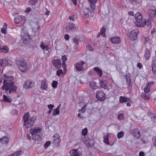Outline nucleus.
Here are the masks:
<instances>
[{"label": "nucleus", "instance_id": "obj_18", "mask_svg": "<svg viewBox=\"0 0 156 156\" xmlns=\"http://www.w3.org/2000/svg\"><path fill=\"white\" fill-rule=\"evenodd\" d=\"M156 59L154 57L152 58V71L154 75L156 74V63L155 62Z\"/></svg>", "mask_w": 156, "mask_h": 156}, {"label": "nucleus", "instance_id": "obj_11", "mask_svg": "<svg viewBox=\"0 0 156 156\" xmlns=\"http://www.w3.org/2000/svg\"><path fill=\"white\" fill-rule=\"evenodd\" d=\"M52 64L55 68L58 69L60 68L62 66L61 61L59 58L53 60Z\"/></svg>", "mask_w": 156, "mask_h": 156}, {"label": "nucleus", "instance_id": "obj_3", "mask_svg": "<svg viewBox=\"0 0 156 156\" xmlns=\"http://www.w3.org/2000/svg\"><path fill=\"white\" fill-rule=\"evenodd\" d=\"M42 130L41 128L38 127L31 129L30 130V133L31 135L32 139L35 140H41V138L40 134Z\"/></svg>", "mask_w": 156, "mask_h": 156}, {"label": "nucleus", "instance_id": "obj_29", "mask_svg": "<svg viewBox=\"0 0 156 156\" xmlns=\"http://www.w3.org/2000/svg\"><path fill=\"white\" fill-rule=\"evenodd\" d=\"M88 2L90 4V7L93 10H94L95 9L96 3L97 2V0H88Z\"/></svg>", "mask_w": 156, "mask_h": 156}, {"label": "nucleus", "instance_id": "obj_21", "mask_svg": "<svg viewBox=\"0 0 156 156\" xmlns=\"http://www.w3.org/2000/svg\"><path fill=\"white\" fill-rule=\"evenodd\" d=\"M152 22V20L151 19L149 18L148 19H144V22L142 24H144V27L145 25H147L149 28L151 27V24Z\"/></svg>", "mask_w": 156, "mask_h": 156}, {"label": "nucleus", "instance_id": "obj_38", "mask_svg": "<svg viewBox=\"0 0 156 156\" xmlns=\"http://www.w3.org/2000/svg\"><path fill=\"white\" fill-rule=\"evenodd\" d=\"M3 100L4 101L10 103L12 102V100L9 97H7L5 95H3Z\"/></svg>", "mask_w": 156, "mask_h": 156}, {"label": "nucleus", "instance_id": "obj_15", "mask_svg": "<svg viewBox=\"0 0 156 156\" xmlns=\"http://www.w3.org/2000/svg\"><path fill=\"white\" fill-rule=\"evenodd\" d=\"M154 82L153 81H150L148 83L144 89V93H149L151 87L153 85Z\"/></svg>", "mask_w": 156, "mask_h": 156}, {"label": "nucleus", "instance_id": "obj_16", "mask_svg": "<svg viewBox=\"0 0 156 156\" xmlns=\"http://www.w3.org/2000/svg\"><path fill=\"white\" fill-rule=\"evenodd\" d=\"M131 133L134 138H139L140 136V132L138 129H134L131 130Z\"/></svg>", "mask_w": 156, "mask_h": 156}, {"label": "nucleus", "instance_id": "obj_51", "mask_svg": "<svg viewBox=\"0 0 156 156\" xmlns=\"http://www.w3.org/2000/svg\"><path fill=\"white\" fill-rule=\"evenodd\" d=\"M102 75V72L101 70L98 68V76L101 77Z\"/></svg>", "mask_w": 156, "mask_h": 156}, {"label": "nucleus", "instance_id": "obj_53", "mask_svg": "<svg viewBox=\"0 0 156 156\" xmlns=\"http://www.w3.org/2000/svg\"><path fill=\"white\" fill-rule=\"evenodd\" d=\"M87 47L88 49L90 51H93L94 50V48L92 47L90 44H89Z\"/></svg>", "mask_w": 156, "mask_h": 156}, {"label": "nucleus", "instance_id": "obj_50", "mask_svg": "<svg viewBox=\"0 0 156 156\" xmlns=\"http://www.w3.org/2000/svg\"><path fill=\"white\" fill-rule=\"evenodd\" d=\"M51 143L50 141H47L44 144V147L46 148L48 147L50 145Z\"/></svg>", "mask_w": 156, "mask_h": 156}, {"label": "nucleus", "instance_id": "obj_20", "mask_svg": "<svg viewBox=\"0 0 156 156\" xmlns=\"http://www.w3.org/2000/svg\"><path fill=\"white\" fill-rule=\"evenodd\" d=\"M151 137H150L149 134H148L144 136V137L141 139V140L143 144L147 143L151 139Z\"/></svg>", "mask_w": 156, "mask_h": 156}, {"label": "nucleus", "instance_id": "obj_48", "mask_svg": "<svg viewBox=\"0 0 156 156\" xmlns=\"http://www.w3.org/2000/svg\"><path fill=\"white\" fill-rule=\"evenodd\" d=\"M80 39L76 37H75L73 39V42L76 44L77 45H78L79 44V40Z\"/></svg>", "mask_w": 156, "mask_h": 156}, {"label": "nucleus", "instance_id": "obj_40", "mask_svg": "<svg viewBox=\"0 0 156 156\" xmlns=\"http://www.w3.org/2000/svg\"><path fill=\"white\" fill-rule=\"evenodd\" d=\"M148 115L152 119L155 118V115L150 110L148 111Z\"/></svg>", "mask_w": 156, "mask_h": 156}, {"label": "nucleus", "instance_id": "obj_41", "mask_svg": "<svg viewBox=\"0 0 156 156\" xmlns=\"http://www.w3.org/2000/svg\"><path fill=\"white\" fill-rule=\"evenodd\" d=\"M22 153L21 150L17 151L11 155V156H19Z\"/></svg>", "mask_w": 156, "mask_h": 156}, {"label": "nucleus", "instance_id": "obj_59", "mask_svg": "<svg viewBox=\"0 0 156 156\" xmlns=\"http://www.w3.org/2000/svg\"><path fill=\"white\" fill-rule=\"evenodd\" d=\"M69 19L70 20H72L73 21H74L75 20L74 16H70L69 17Z\"/></svg>", "mask_w": 156, "mask_h": 156}, {"label": "nucleus", "instance_id": "obj_9", "mask_svg": "<svg viewBox=\"0 0 156 156\" xmlns=\"http://www.w3.org/2000/svg\"><path fill=\"white\" fill-rule=\"evenodd\" d=\"M53 144L56 147H58L61 141V139L58 134L56 133L53 136Z\"/></svg>", "mask_w": 156, "mask_h": 156}, {"label": "nucleus", "instance_id": "obj_6", "mask_svg": "<svg viewBox=\"0 0 156 156\" xmlns=\"http://www.w3.org/2000/svg\"><path fill=\"white\" fill-rule=\"evenodd\" d=\"M82 140L86 146L88 147H93L95 144V141L94 139H87L85 137H82Z\"/></svg>", "mask_w": 156, "mask_h": 156}, {"label": "nucleus", "instance_id": "obj_2", "mask_svg": "<svg viewBox=\"0 0 156 156\" xmlns=\"http://www.w3.org/2000/svg\"><path fill=\"white\" fill-rule=\"evenodd\" d=\"M30 117V115L28 112L25 113L23 117L24 121L23 126L26 128H28L32 126L36 119L35 116H32L29 118Z\"/></svg>", "mask_w": 156, "mask_h": 156}, {"label": "nucleus", "instance_id": "obj_7", "mask_svg": "<svg viewBox=\"0 0 156 156\" xmlns=\"http://www.w3.org/2000/svg\"><path fill=\"white\" fill-rule=\"evenodd\" d=\"M84 63V62L82 61L78 62L74 65L75 69L78 72L83 71L84 68L83 65Z\"/></svg>", "mask_w": 156, "mask_h": 156}, {"label": "nucleus", "instance_id": "obj_35", "mask_svg": "<svg viewBox=\"0 0 156 156\" xmlns=\"http://www.w3.org/2000/svg\"><path fill=\"white\" fill-rule=\"evenodd\" d=\"M8 27L7 24L6 23H4L3 27L2 28L1 31L2 33L4 34H6L7 33L6 29Z\"/></svg>", "mask_w": 156, "mask_h": 156}, {"label": "nucleus", "instance_id": "obj_1", "mask_svg": "<svg viewBox=\"0 0 156 156\" xmlns=\"http://www.w3.org/2000/svg\"><path fill=\"white\" fill-rule=\"evenodd\" d=\"M3 85L2 89L5 90L6 93L9 91V94L15 91L17 87L14 85L13 81L14 77L12 76H8L5 74L3 76Z\"/></svg>", "mask_w": 156, "mask_h": 156}, {"label": "nucleus", "instance_id": "obj_25", "mask_svg": "<svg viewBox=\"0 0 156 156\" xmlns=\"http://www.w3.org/2000/svg\"><path fill=\"white\" fill-rule=\"evenodd\" d=\"M151 53L150 50L148 49H146L145 51L144 57L145 59L146 60H148L151 57Z\"/></svg>", "mask_w": 156, "mask_h": 156}, {"label": "nucleus", "instance_id": "obj_57", "mask_svg": "<svg viewBox=\"0 0 156 156\" xmlns=\"http://www.w3.org/2000/svg\"><path fill=\"white\" fill-rule=\"evenodd\" d=\"M31 10V8L30 7H28L27 8L25 12L27 13H29Z\"/></svg>", "mask_w": 156, "mask_h": 156}, {"label": "nucleus", "instance_id": "obj_23", "mask_svg": "<svg viewBox=\"0 0 156 156\" xmlns=\"http://www.w3.org/2000/svg\"><path fill=\"white\" fill-rule=\"evenodd\" d=\"M66 28L67 31L69 30L75 31L76 29V27L72 23L69 24L67 25L66 27Z\"/></svg>", "mask_w": 156, "mask_h": 156}, {"label": "nucleus", "instance_id": "obj_61", "mask_svg": "<svg viewBox=\"0 0 156 156\" xmlns=\"http://www.w3.org/2000/svg\"><path fill=\"white\" fill-rule=\"evenodd\" d=\"M74 5L76 6L77 5L76 0H71Z\"/></svg>", "mask_w": 156, "mask_h": 156}, {"label": "nucleus", "instance_id": "obj_36", "mask_svg": "<svg viewBox=\"0 0 156 156\" xmlns=\"http://www.w3.org/2000/svg\"><path fill=\"white\" fill-rule=\"evenodd\" d=\"M106 31V29L104 27H102L100 30V32L98 33V35H102L103 37H105L106 36L105 32Z\"/></svg>", "mask_w": 156, "mask_h": 156}, {"label": "nucleus", "instance_id": "obj_56", "mask_svg": "<svg viewBox=\"0 0 156 156\" xmlns=\"http://www.w3.org/2000/svg\"><path fill=\"white\" fill-rule=\"evenodd\" d=\"M64 38L66 40H69V35L68 34H65L64 36Z\"/></svg>", "mask_w": 156, "mask_h": 156}, {"label": "nucleus", "instance_id": "obj_34", "mask_svg": "<svg viewBox=\"0 0 156 156\" xmlns=\"http://www.w3.org/2000/svg\"><path fill=\"white\" fill-rule=\"evenodd\" d=\"M94 80H93L90 82V87L93 89H97L98 87L97 85V83Z\"/></svg>", "mask_w": 156, "mask_h": 156}, {"label": "nucleus", "instance_id": "obj_54", "mask_svg": "<svg viewBox=\"0 0 156 156\" xmlns=\"http://www.w3.org/2000/svg\"><path fill=\"white\" fill-rule=\"evenodd\" d=\"M46 12H45L44 15L46 16H48L49 15L50 11L46 8H45Z\"/></svg>", "mask_w": 156, "mask_h": 156}, {"label": "nucleus", "instance_id": "obj_32", "mask_svg": "<svg viewBox=\"0 0 156 156\" xmlns=\"http://www.w3.org/2000/svg\"><path fill=\"white\" fill-rule=\"evenodd\" d=\"M23 16H17L14 19V22L16 23H18L22 21L23 19Z\"/></svg>", "mask_w": 156, "mask_h": 156}, {"label": "nucleus", "instance_id": "obj_14", "mask_svg": "<svg viewBox=\"0 0 156 156\" xmlns=\"http://www.w3.org/2000/svg\"><path fill=\"white\" fill-rule=\"evenodd\" d=\"M12 62L10 60L7 59H0V65L1 66H3L4 65L5 66L7 65H12Z\"/></svg>", "mask_w": 156, "mask_h": 156}, {"label": "nucleus", "instance_id": "obj_60", "mask_svg": "<svg viewBox=\"0 0 156 156\" xmlns=\"http://www.w3.org/2000/svg\"><path fill=\"white\" fill-rule=\"evenodd\" d=\"M139 156H144V154L143 152L140 151L139 153Z\"/></svg>", "mask_w": 156, "mask_h": 156}, {"label": "nucleus", "instance_id": "obj_39", "mask_svg": "<svg viewBox=\"0 0 156 156\" xmlns=\"http://www.w3.org/2000/svg\"><path fill=\"white\" fill-rule=\"evenodd\" d=\"M143 98L145 100H149L150 99L149 94L148 93H144L143 95H142Z\"/></svg>", "mask_w": 156, "mask_h": 156}, {"label": "nucleus", "instance_id": "obj_47", "mask_svg": "<svg viewBox=\"0 0 156 156\" xmlns=\"http://www.w3.org/2000/svg\"><path fill=\"white\" fill-rule=\"evenodd\" d=\"M118 119L119 120H122L124 119V115L123 113H121L118 115Z\"/></svg>", "mask_w": 156, "mask_h": 156}, {"label": "nucleus", "instance_id": "obj_44", "mask_svg": "<svg viewBox=\"0 0 156 156\" xmlns=\"http://www.w3.org/2000/svg\"><path fill=\"white\" fill-rule=\"evenodd\" d=\"M88 133V130L87 128H85L82 130V134L83 136H84V137H85V136L87 135Z\"/></svg>", "mask_w": 156, "mask_h": 156}, {"label": "nucleus", "instance_id": "obj_28", "mask_svg": "<svg viewBox=\"0 0 156 156\" xmlns=\"http://www.w3.org/2000/svg\"><path fill=\"white\" fill-rule=\"evenodd\" d=\"M61 105L59 104L58 106L57 107V108L53 110V112L52 113V115L53 116H55L59 115L60 113V110L59 108Z\"/></svg>", "mask_w": 156, "mask_h": 156}, {"label": "nucleus", "instance_id": "obj_27", "mask_svg": "<svg viewBox=\"0 0 156 156\" xmlns=\"http://www.w3.org/2000/svg\"><path fill=\"white\" fill-rule=\"evenodd\" d=\"M71 156H78L79 155L78 150L76 149H73L70 151Z\"/></svg>", "mask_w": 156, "mask_h": 156}, {"label": "nucleus", "instance_id": "obj_64", "mask_svg": "<svg viewBox=\"0 0 156 156\" xmlns=\"http://www.w3.org/2000/svg\"><path fill=\"white\" fill-rule=\"evenodd\" d=\"M131 103L130 102H128L126 104V105L127 106H129V107H130L131 105Z\"/></svg>", "mask_w": 156, "mask_h": 156}, {"label": "nucleus", "instance_id": "obj_24", "mask_svg": "<svg viewBox=\"0 0 156 156\" xmlns=\"http://www.w3.org/2000/svg\"><path fill=\"white\" fill-rule=\"evenodd\" d=\"M148 14L152 17H154L156 15V9H150L148 10Z\"/></svg>", "mask_w": 156, "mask_h": 156}, {"label": "nucleus", "instance_id": "obj_42", "mask_svg": "<svg viewBox=\"0 0 156 156\" xmlns=\"http://www.w3.org/2000/svg\"><path fill=\"white\" fill-rule=\"evenodd\" d=\"M124 135V133L123 131H122L119 132L117 134V137L118 139H120Z\"/></svg>", "mask_w": 156, "mask_h": 156}, {"label": "nucleus", "instance_id": "obj_49", "mask_svg": "<svg viewBox=\"0 0 156 156\" xmlns=\"http://www.w3.org/2000/svg\"><path fill=\"white\" fill-rule=\"evenodd\" d=\"M63 73L62 70V69H59L57 71L56 74L57 76H59L61 74Z\"/></svg>", "mask_w": 156, "mask_h": 156}, {"label": "nucleus", "instance_id": "obj_5", "mask_svg": "<svg viewBox=\"0 0 156 156\" xmlns=\"http://www.w3.org/2000/svg\"><path fill=\"white\" fill-rule=\"evenodd\" d=\"M16 62L18 66L19 69L22 72H25L27 70V63L22 61L16 60Z\"/></svg>", "mask_w": 156, "mask_h": 156}, {"label": "nucleus", "instance_id": "obj_26", "mask_svg": "<svg viewBox=\"0 0 156 156\" xmlns=\"http://www.w3.org/2000/svg\"><path fill=\"white\" fill-rule=\"evenodd\" d=\"M131 100L130 98H126L125 97L120 96L119 97V101L122 103H124L126 101H128Z\"/></svg>", "mask_w": 156, "mask_h": 156}, {"label": "nucleus", "instance_id": "obj_22", "mask_svg": "<svg viewBox=\"0 0 156 156\" xmlns=\"http://www.w3.org/2000/svg\"><path fill=\"white\" fill-rule=\"evenodd\" d=\"M61 59L62 62V66L64 70L66 69V62L67 60V56L66 55H62L61 58Z\"/></svg>", "mask_w": 156, "mask_h": 156}, {"label": "nucleus", "instance_id": "obj_63", "mask_svg": "<svg viewBox=\"0 0 156 156\" xmlns=\"http://www.w3.org/2000/svg\"><path fill=\"white\" fill-rule=\"evenodd\" d=\"M27 138L28 140H30L31 139V136H30V134H27Z\"/></svg>", "mask_w": 156, "mask_h": 156}, {"label": "nucleus", "instance_id": "obj_12", "mask_svg": "<svg viewBox=\"0 0 156 156\" xmlns=\"http://www.w3.org/2000/svg\"><path fill=\"white\" fill-rule=\"evenodd\" d=\"M41 88L42 90H48V81L47 79H45L41 81Z\"/></svg>", "mask_w": 156, "mask_h": 156}, {"label": "nucleus", "instance_id": "obj_58", "mask_svg": "<svg viewBox=\"0 0 156 156\" xmlns=\"http://www.w3.org/2000/svg\"><path fill=\"white\" fill-rule=\"evenodd\" d=\"M137 67L139 68L140 69H141L142 67V65L141 63H138L137 64Z\"/></svg>", "mask_w": 156, "mask_h": 156}, {"label": "nucleus", "instance_id": "obj_8", "mask_svg": "<svg viewBox=\"0 0 156 156\" xmlns=\"http://www.w3.org/2000/svg\"><path fill=\"white\" fill-rule=\"evenodd\" d=\"M139 32V31L137 29L132 30L129 33V38L133 41L136 40L137 38Z\"/></svg>", "mask_w": 156, "mask_h": 156}, {"label": "nucleus", "instance_id": "obj_33", "mask_svg": "<svg viewBox=\"0 0 156 156\" xmlns=\"http://www.w3.org/2000/svg\"><path fill=\"white\" fill-rule=\"evenodd\" d=\"M126 78L127 82V85L128 87L131 86V79L130 76L129 74H126Z\"/></svg>", "mask_w": 156, "mask_h": 156}, {"label": "nucleus", "instance_id": "obj_10", "mask_svg": "<svg viewBox=\"0 0 156 156\" xmlns=\"http://www.w3.org/2000/svg\"><path fill=\"white\" fill-rule=\"evenodd\" d=\"M106 77L105 76H104L102 79L99 80L100 87L104 89H107L108 87L107 82L105 79Z\"/></svg>", "mask_w": 156, "mask_h": 156}, {"label": "nucleus", "instance_id": "obj_31", "mask_svg": "<svg viewBox=\"0 0 156 156\" xmlns=\"http://www.w3.org/2000/svg\"><path fill=\"white\" fill-rule=\"evenodd\" d=\"M9 140V138H8L7 137L4 136L0 139V142L2 144H8Z\"/></svg>", "mask_w": 156, "mask_h": 156}, {"label": "nucleus", "instance_id": "obj_45", "mask_svg": "<svg viewBox=\"0 0 156 156\" xmlns=\"http://www.w3.org/2000/svg\"><path fill=\"white\" fill-rule=\"evenodd\" d=\"M38 1V0H30L29 3L30 5H35Z\"/></svg>", "mask_w": 156, "mask_h": 156}, {"label": "nucleus", "instance_id": "obj_13", "mask_svg": "<svg viewBox=\"0 0 156 156\" xmlns=\"http://www.w3.org/2000/svg\"><path fill=\"white\" fill-rule=\"evenodd\" d=\"M110 40L111 43L114 44H119L121 42L120 37L117 36L111 37Z\"/></svg>", "mask_w": 156, "mask_h": 156}, {"label": "nucleus", "instance_id": "obj_19", "mask_svg": "<svg viewBox=\"0 0 156 156\" xmlns=\"http://www.w3.org/2000/svg\"><path fill=\"white\" fill-rule=\"evenodd\" d=\"M34 85V83L31 81L28 80L25 82L24 87L26 88H28L33 87Z\"/></svg>", "mask_w": 156, "mask_h": 156}, {"label": "nucleus", "instance_id": "obj_62", "mask_svg": "<svg viewBox=\"0 0 156 156\" xmlns=\"http://www.w3.org/2000/svg\"><path fill=\"white\" fill-rule=\"evenodd\" d=\"M128 14L131 16H133L134 14L133 12L132 11H129L128 12Z\"/></svg>", "mask_w": 156, "mask_h": 156}, {"label": "nucleus", "instance_id": "obj_52", "mask_svg": "<svg viewBox=\"0 0 156 156\" xmlns=\"http://www.w3.org/2000/svg\"><path fill=\"white\" fill-rule=\"evenodd\" d=\"M86 105H85L80 110V111H79V112L80 111H81V112H82V113H84L85 111V109H86Z\"/></svg>", "mask_w": 156, "mask_h": 156}, {"label": "nucleus", "instance_id": "obj_37", "mask_svg": "<svg viewBox=\"0 0 156 156\" xmlns=\"http://www.w3.org/2000/svg\"><path fill=\"white\" fill-rule=\"evenodd\" d=\"M40 47L43 50H44L45 49L46 51H48L49 50L48 45H44L43 41L41 42V44L40 45Z\"/></svg>", "mask_w": 156, "mask_h": 156}, {"label": "nucleus", "instance_id": "obj_43", "mask_svg": "<svg viewBox=\"0 0 156 156\" xmlns=\"http://www.w3.org/2000/svg\"><path fill=\"white\" fill-rule=\"evenodd\" d=\"M104 142L108 144H109V142L108 140V135H107L105 136L104 137Z\"/></svg>", "mask_w": 156, "mask_h": 156}, {"label": "nucleus", "instance_id": "obj_55", "mask_svg": "<svg viewBox=\"0 0 156 156\" xmlns=\"http://www.w3.org/2000/svg\"><path fill=\"white\" fill-rule=\"evenodd\" d=\"M54 106L53 105L49 104L48 105V107L49 110H52Z\"/></svg>", "mask_w": 156, "mask_h": 156}, {"label": "nucleus", "instance_id": "obj_17", "mask_svg": "<svg viewBox=\"0 0 156 156\" xmlns=\"http://www.w3.org/2000/svg\"><path fill=\"white\" fill-rule=\"evenodd\" d=\"M105 99V93L102 91H98V100L103 101Z\"/></svg>", "mask_w": 156, "mask_h": 156}, {"label": "nucleus", "instance_id": "obj_46", "mask_svg": "<svg viewBox=\"0 0 156 156\" xmlns=\"http://www.w3.org/2000/svg\"><path fill=\"white\" fill-rule=\"evenodd\" d=\"M58 83L57 81L55 80H53L52 81L51 86L53 88H56L57 86Z\"/></svg>", "mask_w": 156, "mask_h": 156}, {"label": "nucleus", "instance_id": "obj_30", "mask_svg": "<svg viewBox=\"0 0 156 156\" xmlns=\"http://www.w3.org/2000/svg\"><path fill=\"white\" fill-rule=\"evenodd\" d=\"M9 50V48L7 46L0 45V51L1 52L7 53L8 52Z\"/></svg>", "mask_w": 156, "mask_h": 156}, {"label": "nucleus", "instance_id": "obj_4", "mask_svg": "<svg viewBox=\"0 0 156 156\" xmlns=\"http://www.w3.org/2000/svg\"><path fill=\"white\" fill-rule=\"evenodd\" d=\"M135 22L136 25L138 27H143L144 24H142L143 17L141 14L138 12L135 15Z\"/></svg>", "mask_w": 156, "mask_h": 156}]
</instances>
